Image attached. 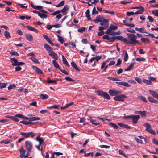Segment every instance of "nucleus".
I'll return each instance as SVG.
<instances>
[{"mask_svg": "<svg viewBox=\"0 0 158 158\" xmlns=\"http://www.w3.org/2000/svg\"><path fill=\"white\" fill-rule=\"evenodd\" d=\"M127 36L128 37V40H127V44H130L134 45L136 44H140L139 41L136 40L137 36L134 34L127 33Z\"/></svg>", "mask_w": 158, "mask_h": 158, "instance_id": "obj_1", "label": "nucleus"}, {"mask_svg": "<svg viewBox=\"0 0 158 158\" xmlns=\"http://www.w3.org/2000/svg\"><path fill=\"white\" fill-rule=\"evenodd\" d=\"M143 126L146 127L145 130L148 132L153 135H155V131L151 128V126L148 123H146L143 124Z\"/></svg>", "mask_w": 158, "mask_h": 158, "instance_id": "obj_2", "label": "nucleus"}, {"mask_svg": "<svg viewBox=\"0 0 158 158\" xmlns=\"http://www.w3.org/2000/svg\"><path fill=\"white\" fill-rule=\"evenodd\" d=\"M20 134L26 138H28L30 136H31V137L33 138L35 135V133H34L32 132H31L28 133L21 132Z\"/></svg>", "mask_w": 158, "mask_h": 158, "instance_id": "obj_3", "label": "nucleus"}, {"mask_svg": "<svg viewBox=\"0 0 158 158\" xmlns=\"http://www.w3.org/2000/svg\"><path fill=\"white\" fill-rule=\"evenodd\" d=\"M127 97L123 94L120 95L118 96H116L114 98V99L115 101H124L125 100L124 98H126Z\"/></svg>", "mask_w": 158, "mask_h": 158, "instance_id": "obj_4", "label": "nucleus"}, {"mask_svg": "<svg viewBox=\"0 0 158 158\" xmlns=\"http://www.w3.org/2000/svg\"><path fill=\"white\" fill-rule=\"evenodd\" d=\"M25 144L26 146V149L28 151H30L32 147V144L30 141H26L25 142Z\"/></svg>", "mask_w": 158, "mask_h": 158, "instance_id": "obj_5", "label": "nucleus"}, {"mask_svg": "<svg viewBox=\"0 0 158 158\" xmlns=\"http://www.w3.org/2000/svg\"><path fill=\"white\" fill-rule=\"evenodd\" d=\"M109 93L110 95L112 96H117L121 93V92L119 90H110Z\"/></svg>", "mask_w": 158, "mask_h": 158, "instance_id": "obj_6", "label": "nucleus"}, {"mask_svg": "<svg viewBox=\"0 0 158 158\" xmlns=\"http://www.w3.org/2000/svg\"><path fill=\"white\" fill-rule=\"evenodd\" d=\"M140 118V116L139 115H132L131 119L133 123L136 124Z\"/></svg>", "mask_w": 158, "mask_h": 158, "instance_id": "obj_7", "label": "nucleus"}, {"mask_svg": "<svg viewBox=\"0 0 158 158\" xmlns=\"http://www.w3.org/2000/svg\"><path fill=\"white\" fill-rule=\"evenodd\" d=\"M48 53L50 56L55 60H57L58 59V57L57 55L54 51H52L50 52H48Z\"/></svg>", "mask_w": 158, "mask_h": 158, "instance_id": "obj_8", "label": "nucleus"}, {"mask_svg": "<svg viewBox=\"0 0 158 158\" xmlns=\"http://www.w3.org/2000/svg\"><path fill=\"white\" fill-rule=\"evenodd\" d=\"M69 8V6L68 5H66L63 8L62 10H60L61 12L62 13L65 15L67 13V11L68 10Z\"/></svg>", "mask_w": 158, "mask_h": 158, "instance_id": "obj_9", "label": "nucleus"}, {"mask_svg": "<svg viewBox=\"0 0 158 158\" xmlns=\"http://www.w3.org/2000/svg\"><path fill=\"white\" fill-rule=\"evenodd\" d=\"M149 92L150 94L158 100V94L156 92L152 90H149Z\"/></svg>", "mask_w": 158, "mask_h": 158, "instance_id": "obj_10", "label": "nucleus"}, {"mask_svg": "<svg viewBox=\"0 0 158 158\" xmlns=\"http://www.w3.org/2000/svg\"><path fill=\"white\" fill-rule=\"evenodd\" d=\"M36 140L39 142V144L40 145H44V141L42 138L40 137V136H38L36 139Z\"/></svg>", "mask_w": 158, "mask_h": 158, "instance_id": "obj_11", "label": "nucleus"}, {"mask_svg": "<svg viewBox=\"0 0 158 158\" xmlns=\"http://www.w3.org/2000/svg\"><path fill=\"white\" fill-rule=\"evenodd\" d=\"M100 25L104 27H106L108 26V21L105 19H104L102 21L100 22Z\"/></svg>", "mask_w": 158, "mask_h": 158, "instance_id": "obj_12", "label": "nucleus"}, {"mask_svg": "<svg viewBox=\"0 0 158 158\" xmlns=\"http://www.w3.org/2000/svg\"><path fill=\"white\" fill-rule=\"evenodd\" d=\"M32 68L36 72H37L38 73H40V74H43V73L42 71L39 68L35 66H32Z\"/></svg>", "mask_w": 158, "mask_h": 158, "instance_id": "obj_13", "label": "nucleus"}, {"mask_svg": "<svg viewBox=\"0 0 158 158\" xmlns=\"http://www.w3.org/2000/svg\"><path fill=\"white\" fill-rule=\"evenodd\" d=\"M10 60H12V65L13 66H16L18 65V60L15 58H10Z\"/></svg>", "mask_w": 158, "mask_h": 158, "instance_id": "obj_14", "label": "nucleus"}, {"mask_svg": "<svg viewBox=\"0 0 158 158\" xmlns=\"http://www.w3.org/2000/svg\"><path fill=\"white\" fill-rule=\"evenodd\" d=\"M116 39L120 40L127 44V39L122 36H116Z\"/></svg>", "mask_w": 158, "mask_h": 158, "instance_id": "obj_15", "label": "nucleus"}, {"mask_svg": "<svg viewBox=\"0 0 158 158\" xmlns=\"http://www.w3.org/2000/svg\"><path fill=\"white\" fill-rule=\"evenodd\" d=\"M31 6L34 9L37 10H40L43 8V6H35L33 3L31 2Z\"/></svg>", "mask_w": 158, "mask_h": 158, "instance_id": "obj_16", "label": "nucleus"}, {"mask_svg": "<svg viewBox=\"0 0 158 158\" xmlns=\"http://www.w3.org/2000/svg\"><path fill=\"white\" fill-rule=\"evenodd\" d=\"M44 48H45L46 50L48 51V52H50L52 51V48L50 47L48 44H44Z\"/></svg>", "mask_w": 158, "mask_h": 158, "instance_id": "obj_17", "label": "nucleus"}, {"mask_svg": "<svg viewBox=\"0 0 158 158\" xmlns=\"http://www.w3.org/2000/svg\"><path fill=\"white\" fill-rule=\"evenodd\" d=\"M19 150L20 154V156L21 158L23 157L24 156L25 150L23 148H19Z\"/></svg>", "mask_w": 158, "mask_h": 158, "instance_id": "obj_18", "label": "nucleus"}, {"mask_svg": "<svg viewBox=\"0 0 158 158\" xmlns=\"http://www.w3.org/2000/svg\"><path fill=\"white\" fill-rule=\"evenodd\" d=\"M135 29L136 31L140 32L142 33H148L145 31V30L144 27L138 28L137 27H136L135 28Z\"/></svg>", "mask_w": 158, "mask_h": 158, "instance_id": "obj_19", "label": "nucleus"}, {"mask_svg": "<svg viewBox=\"0 0 158 158\" xmlns=\"http://www.w3.org/2000/svg\"><path fill=\"white\" fill-rule=\"evenodd\" d=\"M148 101L150 102H152L155 104L157 103L158 102V101L157 100L154 99L152 97H148Z\"/></svg>", "mask_w": 158, "mask_h": 158, "instance_id": "obj_20", "label": "nucleus"}, {"mask_svg": "<svg viewBox=\"0 0 158 158\" xmlns=\"http://www.w3.org/2000/svg\"><path fill=\"white\" fill-rule=\"evenodd\" d=\"M26 27L29 30L33 31L36 33H37L38 32V30L37 29L33 28L31 26H26Z\"/></svg>", "mask_w": 158, "mask_h": 158, "instance_id": "obj_21", "label": "nucleus"}, {"mask_svg": "<svg viewBox=\"0 0 158 158\" xmlns=\"http://www.w3.org/2000/svg\"><path fill=\"white\" fill-rule=\"evenodd\" d=\"M146 111H138L136 112H135V114H136L138 113L139 114H140V115L142 116V117H146Z\"/></svg>", "mask_w": 158, "mask_h": 158, "instance_id": "obj_22", "label": "nucleus"}, {"mask_svg": "<svg viewBox=\"0 0 158 158\" xmlns=\"http://www.w3.org/2000/svg\"><path fill=\"white\" fill-rule=\"evenodd\" d=\"M62 61L63 63L66 65L68 67H69L70 66L67 61L66 59L64 57L63 55H62Z\"/></svg>", "mask_w": 158, "mask_h": 158, "instance_id": "obj_23", "label": "nucleus"}, {"mask_svg": "<svg viewBox=\"0 0 158 158\" xmlns=\"http://www.w3.org/2000/svg\"><path fill=\"white\" fill-rule=\"evenodd\" d=\"M71 64L72 66L74 69H76V70L78 71H80V70L78 68L76 64L74 62H72L71 63Z\"/></svg>", "mask_w": 158, "mask_h": 158, "instance_id": "obj_24", "label": "nucleus"}, {"mask_svg": "<svg viewBox=\"0 0 158 158\" xmlns=\"http://www.w3.org/2000/svg\"><path fill=\"white\" fill-rule=\"evenodd\" d=\"M141 9L134 13L135 14H142V12L144 11V8L143 6L140 7Z\"/></svg>", "mask_w": 158, "mask_h": 158, "instance_id": "obj_25", "label": "nucleus"}, {"mask_svg": "<svg viewBox=\"0 0 158 158\" xmlns=\"http://www.w3.org/2000/svg\"><path fill=\"white\" fill-rule=\"evenodd\" d=\"M47 82L49 84H52L54 83L55 84H57V81L55 80H51V79L49 77H48L47 80Z\"/></svg>", "mask_w": 158, "mask_h": 158, "instance_id": "obj_26", "label": "nucleus"}, {"mask_svg": "<svg viewBox=\"0 0 158 158\" xmlns=\"http://www.w3.org/2000/svg\"><path fill=\"white\" fill-rule=\"evenodd\" d=\"M111 29L108 28L107 30L105 32L106 34H108L110 35H111L113 34V32H114V31H112Z\"/></svg>", "mask_w": 158, "mask_h": 158, "instance_id": "obj_27", "label": "nucleus"}, {"mask_svg": "<svg viewBox=\"0 0 158 158\" xmlns=\"http://www.w3.org/2000/svg\"><path fill=\"white\" fill-rule=\"evenodd\" d=\"M26 38L28 40L31 41L33 40V38L32 35L31 34H27L26 36Z\"/></svg>", "mask_w": 158, "mask_h": 158, "instance_id": "obj_28", "label": "nucleus"}, {"mask_svg": "<svg viewBox=\"0 0 158 158\" xmlns=\"http://www.w3.org/2000/svg\"><path fill=\"white\" fill-rule=\"evenodd\" d=\"M90 11L89 9H88L85 13L86 16L87 17L89 20H91L90 15L89 14Z\"/></svg>", "mask_w": 158, "mask_h": 158, "instance_id": "obj_29", "label": "nucleus"}, {"mask_svg": "<svg viewBox=\"0 0 158 158\" xmlns=\"http://www.w3.org/2000/svg\"><path fill=\"white\" fill-rule=\"evenodd\" d=\"M90 122L92 123L95 125H97L100 123V122L98 120H96L91 119Z\"/></svg>", "mask_w": 158, "mask_h": 158, "instance_id": "obj_30", "label": "nucleus"}, {"mask_svg": "<svg viewBox=\"0 0 158 158\" xmlns=\"http://www.w3.org/2000/svg\"><path fill=\"white\" fill-rule=\"evenodd\" d=\"M40 98L42 99H48L49 96L47 94H41L40 95Z\"/></svg>", "mask_w": 158, "mask_h": 158, "instance_id": "obj_31", "label": "nucleus"}, {"mask_svg": "<svg viewBox=\"0 0 158 158\" xmlns=\"http://www.w3.org/2000/svg\"><path fill=\"white\" fill-rule=\"evenodd\" d=\"M134 63H131L130 64L129 66L125 69V71H129L132 69L134 65Z\"/></svg>", "mask_w": 158, "mask_h": 158, "instance_id": "obj_32", "label": "nucleus"}, {"mask_svg": "<svg viewBox=\"0 0 158 158\" xmlns=\"http://www.w3.org/2000/svg\"><path fill=\"white\" fill-rule=\"evenodd\" d=\"M101 19L102 17L100 15H99L97 16L94 21L95 23H98L99 22H100L101 21Z\"/></svg>", "mask_w": 158, "mask_h": 158, "instance_id": "obj_33", "label": "nucleus"}, {"mask_svg": "<svg viewBox=\"0 0 158 158\" xmlns=\"http://www.w3.org/2000/svg\"><path fill=\"white\" fill-rule=\"evenodd\" d=\"M29 121H33L36 120H39L40 119V118L39 117H32L29 118Z\"/></svg>", "mask_w": 158, "mask_h": 158, "instance_id": "obj_34", "label": "nucleus"}, {"mask_svg": "<svg viewBox=\"0 0 158 158\" xmlns=\"http://www.w3.org/2000/svg\"><path fill=\"white\" fill-rule=\"evenodd\" d=\"M52 63L53 65L56 68H59V65H58V63H57L56 61L54 60H52Z\"/></svg>", "mask_w": 158, "mask_h": 158, "instance_id": "obj_35", "label": "nucleus"}, {"mask_svg": "<svg viewBox=\"0 0 158 158\" xmlns=\"http://www.w3.org/2000/svg\"><path fill=\"white\" fill-rule=\"evenodd\" d=\"M38 16L41 19H46L47 17V15L46 14H41L40 13H39Z\"/></svg>", "mask_w": 158, "mask_h": 158, "instance_id": "obj_36", "label": "nucleus"}, {"mask_svg": "<svg viewBox=\"0 0 158 158\" xmlns=\"http://www.w3.org/2000/svg\"><path fill=\"white\" fill-rule=\"evenodd\" d=\"M4 35L6 38L7 39H8L11 37L10 33L7 31H5Z\"/></svg>", "mask_w": 158, "mask_h": 158, "instance_id": "obj_37", "label": "nucleus"}, {"mask_svg": "<svg viewBox=\"0 0 158 158\" xmlns=\"http://www.w3.org/2000/svg\"><path fill=\"white\" fill-rule=\"evenodd\" d=\"M95 92L98 94V95L100 96H103L104 92L100 90L95 91Z\"/></svg>", "mask_w": 158, "mask_h": 158, "instance_id": "obj_38", "label": "nucleus"}, {"mask_svg": "<svg viewBox=\"0 0 158 158\" xmlns=\"http://www.w3.org/2000/svg\"><path fill=\"white\" fill-rule=\"evenodd\" d=\"M31 60L34 63L39 64V61L37 60V59L34 57H31L30 58Z\"/></svg>", "mask_w": 158, "mask_h": 158, "instance_id": "obj_39", "label": "nucleus"}, {"mask_svg": "<svg viewBox=\"0 0 158 158\" xmlns=\"http://www.w3.org/2000/svg\"><path fill=\"white\" fill-rule=\"evenodd\" d=\"M103 96L105 99L109 100L110 99V98L109 95L106 92H104Z\"/></svg>", "mask_w": 158, "mask_h": 158, "instance_id": "obj_40", "label": "nucleus"}, {"mask_svg": "<svg viewBox=\"0 0 158 158\" xmlns=\"http://www.w3.org/2000/svg\"><path fill=\"white\" fill-rule=\"evenodd\" d=\"M123 52H125V55L124 58V61L126 62L127 61L128 58V56L127 52H125V51H123Z\"/></svg>", "mask_w": 158, "mask_h": 158, "instance_id": "obj_41", "label": "nucleus"}, {"mask_svg": "<svg viewBox=\"0 0 158 158\" xmlns=\"http://www.w3.org/2000/svg\"><path fill=\"white\" fill-rule=\"evenodd\" d=\"M57 36L58 37V41L61 43L63 44L64 42V41L62 37L58 35Z\"/></svg>", "mask_w": 158, "mask_h": 158, "instance_id": "obj_42", "label": "nucleus"}, {"mask_svg": "<svg viewBox=\"0 0 158 158\" xmlns=\"http://www.w3.org/2000/svg\"><path fill=\"white\" fill-rule=\"evenodd\" d=\"M142 81L148 85H151L152 84L151 81H150V80H146L145 79H143L142 80Z\"/></svg>", "mask_w": 158, "mask_h": 158, "instance_id": "obj_43", "label": "nucleus"}, {"mask_svg": "<svg viewBox=\"0 0 158 158\" xmlns=\"http://www.w3.org/2000/svg\"><path fill=\"white\" fill-rule=\"evenodd\" d=\"M119 153L122 155L123 156L125 157L126 158H128L127 156L123 152V151L121 150H119L118 151Z\"/></svg>", "mask_w": 158, "mask_h": 158, "instance_id": "obj_44", "label": "nucleus"}, {"mask_svg": "<svg viewBox=\"0 0 158 158\" xmlns=\"http://www.w3.org/2000/svg\"><path fill=\"white\" fill-rule=\"evenodd\" d=\"M109 28L111 29L112 30H114L118 29V27L116 26L111 24Z\"/></svg>", "mask_w": 158, "mask_h": 158, "instance_id": "obj_45", "label": "nucleus"}, {"mask_svg": "<svg viewBox=\"0 0 158 158\" xmlns=\"http://www.w3.org/2000/svg\"><path fill=\"white\" fill-rule=\"evenodd\" d=\"M86 28L85 27H81L79 28L78 30V32L82 33L85 32V31Z\"/></svg>", "mask_w": 158, "mask_h": 158, "instance_id": "obj_46", "label": "nucleus"}, {"mask_svg": "<svg viewBox=\"0 0 158 158\" xmlns=\"http://www.w3.org/2000/svg\"><path fill=\"white\" fill-rule=\"evenodd\" d=\"M107 78L110 80H112L114 81H119L120 80L118 78L112 77H108Z\"/></svg>", "mask_w": 158, "mask_h": 158, "instance_id": "obj_47", "label": "nucleus"}, {"mask_svg": "<svg viewBox=\"0 0 158 158\" xmlns=\"http://www.w3.org/2000/svg\"><path fill=\"white\" fill-rule=\"evenodd\" d=\"M116 39V36H113L111 37H109L108 41L110 42H113Z\"/></svg>", "mask_w": 158, "mask_h": 158, "instance_id": "obj_48", "label": "nucleus"}, {"mask_svg": "<svg viewBox=\"0 0 158 158\" xmlns=\"http://www.w3.org/2000/svg\"><path fill=\"white\" fill-rule=\"evenodd\" d=\"M132 2V1L130 0L129 1H127L126 0L122 1L120 2V3L123 4H126L127 3H131Z\"/></svg>", "mask_w": 158, "mask_h": 158, "instance_id": "obj_49", "label": "nucleus"}, {"mask_svg": "<svg viewBox=\"0 0 158 158\" xmlns=\"http://www.w3.org/2000/svg\"><path fill=\"white\" fill-rule=\"evenodd\" d=\"M109 124L111 125L114 128L118 129V126L116 124L111 123H110Z\"/></svg>", "mask_w": 158, "mask_h": 158, "instance_id": "obj_50", "label": "nucleus"}, {"mask_svg": "<svg viewBox=\"0 0 158 158\" xmlns=\"http://www.w3.org/2000/svg\"><path fill=\"white\" fill-rule=\"evenodd\" d=\"M138 98L139 99L145 102H147V101L146 100V98L143 96H139Z\"/></svg>", "mask_w": 158, "mask_h": 158, "instance_id": "obj_51", "label": "nucleus"}, {"mask_svg": "<svg viewBox=\"0 0 158 158\" xmlns=\"http://www.w3.org/2000/svg\"><path fill=\"white\" fill-rule=\"evenodd\" d=\"M64 1H62L60 3H59L58 4L56 5L55 6L57 7H59L62 6L64 4Z\"/></svg>", "mask_w": 158, "mask_h": 158, "instance_id": "obj_52", "label": "nucleus"}, {"mask_svg": "<svg viewBox=\"0 0 158 158\" xmlns=\"http://www.w3.org/2000/svg\"><path fill=\"white\" fill-rule=\"evenodd\" d=\"M7 83H0V89H2L6 87Z\"/></svg>", "mask_w": 158, "mask_h": 158, "instance_id": "obj_53", "label": "nucleus"}, {"mask_svg": "<svg viewBox=\"0 0 158 158\" xmlns=\"http://www.w3.org/2000/svg\"><path fill=\"white\" fill-rule=\"evenodd\" d=\"M15 87V84H10L9 86L8 87V90H10L14 88Z\"/></svg>", "mask_w": 158, "mask_h": 158, "instance_id": "obj_54", "label": "nucleus"}, {"mask_svg": "<svg viewBox=\"0 0 158 158\" xmlns=\"http://www.w3.org/2000/svg\"><path fill=\"white\" fill-rule=\"evenodd\" d=\"M146 59L144 58H137L136 60L137 61H144Z\"/></svg>", "mask_w": 158, "mask_h": 158, "instance_id": "obj_55", "label": "nucleus"}, {"mask_svg": "<svg viewBox=\"0 0 158 158\" xmlns=\"http://www.w3.org/2000/svg\"><path fill=\"white\" fill-rule=\"evenodd\" d=\"M12 141V140H9L8 139H6V140H4V143L5 144H9Z\"/></svg>", "mask_w": 158, "mask_h": 158, "instance_id": "obj_56", "label": "nucleus"}, {"mask_svg": "<svg viewBox=\"0 0 158 158\" xmlns=\"http://www.w3.org/2000/svg\"><path fill=\"white\" fill-rule=\"evenodd\" d=\"M106 13H109L112 15H114L115 14V12L114 11H109L106 10H103Z\"/></svg>", "mask_w": 158, "mask_h": 158, "instance_id": "obj_57", "label": "nucleus"}, {"mask_svg": "<svg viewBox=\"0 0 158 158\" xmlns=\"http://www.w3.org/2000/svg\"><path fill=\"white\" fill-rule=\"evenodd\" d=\"M98 12L96 10V9L95 7L94 6V7L93 10L92 11V14L93 15L98 14Z\"/></svg>", "mask_w": 158, "mask_h": 158, "instance_id": "obj_58", "label": "nucleus"}, {"mask_svg": "<svg viewBox=\"0 0 158 158\" xmlns=\"http://www.w3.org/2000/svg\"><path fill=\"white\" fill-rule=\"evenodd\" d=\"M152 13L155 16H158V10H156L152 11Z\"/></svg>", "mask_w": 158, "mask_h": 158, "instance_id": "obj_59", "label": "nucleus"}, {"mask_svg": "<svg viewBox=\"0 0 158 158\" xmlns=\"http://www.w3.org/2000/svg\"><path fill=\"white\" fill-rule=\"evenodd\" d=\"M61 12L60 10H58L55 11L53 13H52L51 14V15H56L57 14L58 15V14H59Z\"/></svg>", "mask_w": 158, "mask_h": 158, "instance_id": "obj_60", "label": "nucleus"}, {"mask_svg": "<svg viewBox=\"0 0 158 158\" xmlns=\"http://www.w3.org/2000/svg\"><path fill=\"white\" fill-rule=\"evenodd\" d=\"M124 25L130 27H134L135 26V24H133V23H130V24L125 23L124 24Z\"/></svg>", "mask_w": 158, "mask_h": 158, "instance_id": "obj_61", "label": "nucleus"}, {"mask_svg": "<svg viewBox=\"0 0 158 158\" xmlns=\"http://www.w3.org/2000/svg\"><path fill=\"white\" fill-rule=\"evenodd\" d=\"M135 79L138 83H142V81L141 79L139 77H135Z\"/></svg>", "mask_w": 158, "mask_h": 158, "instance_id": "obj_62", "label": "nucleus"}, {"mask_svg": "<svg viewBox=\"0 0 158 158\" xmlns=\"http://www.w3.org/2000/svg\"><path fill=\"white\" fill-rule=\"evenodd\" d=\"M126 30L127 31L129 32H131V33H136V32H135V30H134V29H129L128 28H127V29Z\"/></svg>", "mask_w": 158, "mask_h": 158, "instance_id": "obj_63", "label": "nucleus"}, {"mask_svg": "<svg viewBox=\"0 0 158 158\" xmlns=\"http://www.w3.org/2000/svg\"><path fill=\"white\" fill-rule=\"evenodd\" d=\"M43 36L44 37V38L48 42L50 40L48 36L46 35H43Z\"/></svg>", "mask_w": 158, "mask_h": 158, "instance_id": "obj_64", "label": "nucleus"}]
</instances>
